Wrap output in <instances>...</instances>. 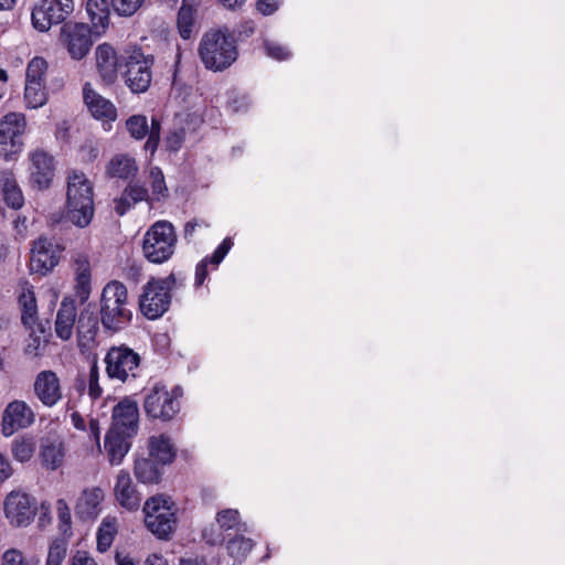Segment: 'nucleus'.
<instances>
[{"label":"nucleus","mask_w":565,"mask_h":565,"mask_svg":"<svg viewBox=\"0 0 565 565\" xmlns=\"http://www.w3.org/2000/svg\"><path fill=\"white\" fill-rule=\"evenodd\" d=\"M66 184V217L73 225L85 228L95 213L93 183L84 172L72 170Z\"/></svg>","instance_id":"1"},{"label":"nucleus","mask_w":565,"mask_h":565,"mask_svg":"<svg viewBox=\"0 0 565 565\" xmlns=\"http://www.w3.org/2000/svg\"><path fill=\"white\" fill-rule=\"evenodd\" d=\"M199 55L207 70L221 72L237 58V47L233 36L222 30L206 32L199 45Z\"/></svg>","instance_id":"2"},{"label":"nucleus","mask_w":565,"mask_h":565,"mask_svg":"<svg viewBox=\"0 0 565 565\" xmlns=\"http://www.w3.org/2000/svg\"><path fill=\"white\" fill-rule=\"evenodd\" d=\"M128 299L124 284L113 280L108 282L100 298V321L106 330L117 332L122 330L131 320V311L126 307Z\"/></svg>","instance_id":"3"},{"label":"nucleus","mask_w":565,"mask_h":565,"mask_svg":"<svg viewBox=\"0 0 565 565\" xmlns=\"http://www.w3.org/2000/svg\"><path fill=\"white\" fill-rule=\"evenodd\" d=\"M174 502L163 494L149 498L143 505L145 523L159 539L168 540L177 526Z\"/></svg>","instance_id":"4"},{"label":"nucleus","mask_w":565,"mask_h":565,"mask_svg":"<svg viewBox=\"0 0 565 565\" xmlns=\"http://www.w3.org/2000/svg\"><path fill=\"white\" fill-rule=\"evenodd\" d=\"M177 235L170 222L158 221L146 232L142 242L145 257L154 264L167 262L174 253Z\"/></svg>","instance_id":"5"},{"label":"nucleus","mask_w":565,"mask_h":565,"mask_svg":"<svg viewBox=\"0 0 565 565\" xmlns=\"http://www.w3.org/2000/svg\"><path fill=\"white\" fill-rule=\"evenodd\" d=\"M173 284L174 278L170 276L166 279H151L145 285L139 299L140 310L145 317L154 320L168 311Z\"/></svg>","instance_id":"6"},{"label":"nucleus","mask_w":565,"mask_h":565,"mask_svg":"<svg viewBox=\"0 0 565 565\" xmlns=\"http://www.w3.org/2000/svg\"><path fill=\"white\" fill-rule=\"evenodd\" d=\"M182 396V390L174 387L168 391L163 385H154L145 397L143 408L149 417L170 420L180 411L179 398Z\"/></svg>","instance_id":"7"},{"label":"nucleus","mask_w":565,"mask_h":565,"mask_svg":"<svg viewBox=\"0 0 565 565\" xmlns=\"http://www.w3.org/2000/svg\"><path fill=\"white\" fill-rule=\"evenodd\" d=\"M106 373L109 379L126 382L136 379L140 366V355L127 345L111 347L105 356Z\"/></svg>","instance_id":"8"},{"label":"nucleus","mask_w":565,"mask_h":565,"mask_svg":"<svg viewBox=\"0 0 565 565\" xmlns=\"http://www.w3.org/2000/svg\"><path fill=\"white\" fill-rule=\"evenodd\" d=\"M152 60L146 56L141 50H132L125 58V81L134 93H143L151 83Z\"/></svg>","instance_id":"9"},{"label":"nucleus","mask_w":565,"mask_h":565,"mask_svg":"<svg viewBox=\"0 0 565 565\" xmlns=\"http://www.w3.org/2000/svg\"><path fill=\"white\" fill-rule=\"evenodd\" d=\"M3 510L9 523L17 527L28 526L36 514L34 499L21 489L12 490L7 494Z\"/></svg>","instance_id":"10"},{"label":"nucleus","mask_w":565,"mask_h":565,"mask_svg":"<svg viewBox=\"0 0 565 565\" xmlns=\"http://www.w3.org/2000/svg\"><path fill=\"white\" fill-rule=\"evenodd\" d=\"M74 10L73 0H41L32 11V23L41 32L63 22Z\"/></svg>","instance_id":"11"},{"label":"nucleus","mask_w":565,"mask_h":565,"mask_svg":"<svg viewBox=\"0 0 565 565\" xmlns=\"http://www.w3.org/2000/svg\"><path fill=\"white\" fill-rule=\"evenodd\" d=\"M60 42L74 60H82L93 45L92 29L86 23L66 22L61 28Z\"/></svg>","instance_id":"12"},{"label":"nucleus","mask_w":565,"mask_h":565,"mask_svg":"<svg viewBox=\"0 0 565 565\" xmlns=\"http://www.w3.org/2000/svg\"><path fill=\"white\" fill-rule=\"evenodd\" d=\"M34 422L35 413L31 405L22 399H13L3 411L1 430L6 437H10L18 430L32 426Z\"/></svg>","instance_id":"13"},{"label":"nucleus","mask_w":565,"mask_h":565,"mask_svg":"<svg viewBox=\"0 0 565 565\" xmlns=\"http://www.w3.org/2000/svg\"><path fill=\"white\" fill-rule=\"evenodd\" d=\"M32 388L34 397L49 408L56 406L64 397L61 380L52 370L40 371L34 377Z\"/></svg>","instance_id":"14"},{"label":"nucleus","mask_w":565,"mask_h":565,"mask_svg":"<svg viewBox=\"0 0 565 565\" xmlns=\"http://www.w3.org/2000/svg\"><path fill=\"white\" fill-rule=\"evenodd\" d=\"M62 248L52 241L40 237L33 243L30 258L32 273L46 275L60 262Z\"/></svg>","instance_id":"15"},{"label":"nucleus","mask_w":565,"mask_h":565,"mask_svg":"<svg viewBox=\"0 0 565 565\" xmlns=\"http://www.w3.org/2000/svg\"><path fill=\"white\" fill-rule=\"evenodd\" d=\"M111 418L110 429L126 435H136L139 420L137 402L124 398L114 407Z\"/></svg>","instance_id":"16"},{"label":"nucleus","mask_w":565,"mask_h":565,"mask_svg":"<svg viewBox=\"0 0 565 565\" xmlns=\"http://www.w3.org/2000/svg\"><path fill=\"white\" fill-rule=\"evenodd\" d=\"M30 181L39 190L47 189L54 177L53 157L43 150L30 153Z\"/></svg>","instance_id":"17"},{"label":"nucleus","mask_w":565,"mask_h":565,"mask_svg":"<svg viewBox=\"0 0 565 565\" xmlns=\"http://www.w3.org/2000/svg\"><path fill=\"white\" fill-rule=\"evenodd\" d=\"M126 128L129 135L140 140L148 136V140L145 145L147 150L153 152L160 140V122L156 118L151 119V126L148 125V119L143 115H132L126 120Z\"/></svg>","instance_id":"18"},{"label":"nucleus","mask_w":565,"mask_h":565,"mask_svg":"<svg viewBox=\"0 0 565 565\" xmlns=\"http://www.w3.org/2000/svg\"><path fill=\"white\" fill-rule=\"evenodd\" d=\"M99 331L98 317L96 311L88 305L78 317L77 340L82 352L90 351L97 345V334Z\"/></svg>","instance_id":"19"},{"label":"nucleus","mask_w":565,"mask_h":565,"mask_svg":"<svg viewBox=\"0 0 565 565\" xmlns=\"http://www.w3.org/2000/svg\"><path fill=\"white\" fill-rule=\"evenodd\" d=\"M25 118L20 113H10L0 121V145H10L13 151H19L21 137L25 130Z\"/></svg>","instance_id":"20"},{"label":"nucleus","mask_w":565,"mask_h":565,"mask_svg":"<svg viewBox=\"0 0 565 565\" xmlns=\"http://www.w3.org/2000/svg\"><path fill=\"white\" fill-rule=\"evenodd\" d=\"M116 501L128 511H136L140 507L141 495L137 491L134 481L126 470H120L116 477L114 487Z\"/></svg>","instance_id":"21"},{"label":"nucleus","mask_w":565,"mask_h":565,"mask_svg":"<svg viewBox=\"0 0 565 565\" xmlns=\"http://www.w3.org/2000/svg\"><path fill=\"white\" fill-rule=\"evenodd\" d=\"M104 498V491L98 487L84 489L76 501V515L85 521L97 518L102 511Z\"/></svg>","instance_id":"22"},{"label":"nucleus","mask_w":565,"mask_h":565,"mask_svg":"<svg viewBox=\"0 0 565 565\" xmlns=\"http://www.w3.org/2000/svg\"><path fill=\"white\" fill-rule=\"evenodd\" d=\"M83 95L87 108L95 118L107 121L116 119L117 111L113 103L95 92L88 83L84 85Z\"/></svg>","instance_id":"23"},{"label":"nucleus","mask_w":565,"mask_h":565,"mask_svg":"<svg viewBox=\"0 0 565 565\" xmlns=\"http://www.w3.org/2000/svg\"><path fill=\"white\" fill-rule=\"evenodd\" d=\"M72 266L75 274L76 295L82 301L87 300L90 294V264L87 254L77 252L72 256Z\"/></svg>","instance_id":"24"},{"label":"nucleus","mask_w":565,"mask_h":565,"mask_svg":"<svg viewBox=\"0 0 565 565\" xmlns=\"http://www.w3.org/2000/svg\"><path fill=\"white\" fill-rule=\"evenodd\" d=\"M96 66L102 79L111 84L117 78L118 57L115 49L108 43H103L96 47Z\"/></svg>","instance_id":"25"},{"label":"nucleus","mask_w":565,"mask_h":565,"mask_svg":"<svg viewBox=\"0 0 565 565\" xmlns=\"http://www.w3.org/2000/svg\"><path fill=\"white\" fill-rule=\"evenodd\" d=\"M76 321V305L73 299L64 298L55 320V333L61 340H70Z\"/></svg>","instance_id":"26"},{"label":"nucleus","mask_w":565,"mask_h":565,"mask_svg":"<svg viewBox=\"0 0 565 565\" xmlns=\"http://www.w3.org/2000/svg\"><path fill=\"white\" fill-rule=\"evenodd\" d=\"M42 465L49 470L58 469L65 458V447L60 438H45L40 447Z\"/></svg>","instance_id":"27"},{"label":"nucleus","mask_w":565,"mask_h":565,"mask_svg":"<svg viewBox=\"0 0 565 565\" xmlns=\"http://www.w3.org/2000/svg\"><path fill=\"white\" fill-rule=\"evenodd\" d=\"M134 435H126L119 431L109 429L105 438V449L107 451L108 460L111 465L121 463L124 457L130 448L128 439Z\"/></svg>","instance_id":"28"},{"label":"nucleus","mask_w":565,"mask_h":565,"mask_svg":"<svg viewBox=\"0 0 565 565\" xmlns=\"http://www.w3.org/2000/svg\"><path fill=\"white\" fill-rule=\"evenodd\" d=\"M0 190L6 203L14 210L22 207L24 198L11 170H0Z\"/></svg>","instance_id":"29"},{"label":"nucleus","mask_w":565,"mask_h":565,"mask_svg":"<svg viewBox=\"0 0 565 565\" xmlns=\"http://www.w3.org/2000/svg\"><path fill=\"white\" fill-rule=\"evenodd\" d=\"M18 302L21 308V321L23 326L32 329L38 321V305L33 287L28 282L21 286Z\"/></svg>","instance_id":"30"},{"label":"nucleus","mask_w":565,"mask_h":565,"mask_svg":"<svg viewBox=\"0 0 565 565\" xmlns=\"http://www.w3.org/2000/svg\"><path fill=\"white\" fill-rule=\"evenodd\" d=\"M106 172L110 178L129 179L137 174L136 160L128 154H116L107 163Z\"/></svg>","instance_id":"31"},{"label":"nucleus","mask_w":565,"mask_h":565,"mask_svg":"<svg viewBox=\"0 0 565 565\" xmlns=\"http://www.w3.org/2000/svg\"><path fill=\"white\" fill-rule=\"evenodd\" d=\"M200 0H183L178 13V28L183 39H189L192 34L196 19Z\"/></svg>","instance_id":"32"},{"label":"nucleus","mask_w":565,"mask_h":565,"mask_svg":"<svg viewBox=\"0 0 565 565\" xmlns=\"http://www.w3.org/2000/svg\"><path fill=\"white\" fill-rule=\"evenodd\" d=\"M149 456L160 465L172 462L175 450L169 437L164 435L152 436L149 438Z\"/></svg>","instance_id":"33"},{"label":"nucleus","mask_w":565,"mask_h":565,"mask_svg":"<svg viewBox=\"0 0 565 565\" xmlns=\"http://www.w3.org/2000/svg\"><path fill=\"white\" fill-rule=\"evenodd\" d=\"M86 10L93 24L94 32L100 34L108 26L109 10L106 0H88Z\"/></svg>","instance_id":"34"},{"label":"nucleus","mask_w":565,"mask_h":565,"mask_svg":"<svg viewBox=\"0 0 565 565\" xmlns=\"http://www.w3.org/2000/svg\"><path fill=\"white\" fill-rule=\"evenodd\" d=\"M135 476L142 483H158L161 477L159 462L153 458H139L135 461Z\"/></svg>","instance_id":"35"},{"label":"nucleus","mask_w":565,"mask_h":565,"mask_svg":"<svg viewBox=\"0 0 565 565\" xmlns=\"http://www.w3.org/2000/svg\"><path fill=\"white\" fill-rule=\"evenodd\" d=\"M117 533V519L110 515L105 516L97 531V551L100 553L107 552L111 546Z\"/></svg>","instance_id":"36"},{"label":"nucleus","mask_w":565,"mask_h":565,"mask_svg":"<svg viewBox=\"0 0 565 565\" xmlns=\"http://www.w3.org/2000/svg\"><path fill=\"white\" fill-rule=\"evenodd\" d=\"M24 99L30 108L42 107L47 102V93L43 83H26Z\"/></svg>","instance_id":"37"},{"label":"nucleus","mask_w":565,"mask_h":565,"mask_svg":"<svg viewBox=\"0 0 565 565\" xmlns=\"http://www.w3.org/2000/svg\"><path fill=\"white\" fill-rule=\"evenodd\" d=\"M35 451V443L32 438L21 437L13 440L11 452L15 460L20 462L29 461Z\"/></svg>","instance_id":"38"},{"label":"nucleus","mask_w":565,"mask_h":565,"mask_svg":"<svg viewBox=\"0 0 565 565\" xmlns=\"http://www.w3.org/2000/svg\"><path fill=\"white\" fill-rule=\"evenodd\" d=\"M47 62L43 57H33L26 66V83H43L47 71Z\"/></svg>","instance_id":"39"},{"label":"nucleus","mask_w":565,"mask_h":565,"mask_svg":"<svg viewBox=\"0 0 565 565\" xmlns=\"http://www.w3.org/2000/svg\"><path fill=\"white\" fill-rule=\"evenodd\" d=\"M216 522L220 527L228 531L236 529L238 531L245 530V524L239 522V513L234 509H225L216 514Z\"/></svg>","instance_id":"40"},{"label":"nucleus","mask_w":565,"mask_h":565,"mask_svg":"<svg viewBox=\"0 0 565 565\" xmlns=\"http://www.w3.org/2000/svg\"><path fill=\"white\" fill-rule=\"evenodd\" d=\"M253 546V541L244 536H236L227 542V551L230 555L236 559L245 557L252 551Z\"/></svg>","instance_id":"41"},{"label":"nucleus","mask_w":565,"mask_h":565,"mask_svg":"<svg viewBox=\"0 0 565 565\" xmlns=\"http://www.w3.org/2000/svg\"><path fill=\"white\" fill-rule=\"evenodd\" d=\"M67 552V543L63 539L54 540L50 547L45 565H62Z\"/></svg>","instance_id":"42"},{"label":"nucleus","mask_w":565,"mask_h":565,"mask_svg":"<svg viewBox=\"0 0 565 565\" xmlns=\"http://www.w3.org/2000/svg\"><path fill=\"white\" fill-rule=\"evenodd\" d=\"M47 341L42 334L31 333L26 339L24 353L32 358L42 356L44 354Z\"/></svg>","instance_id":"43"},{"label":"nucleus","mask_w":565,"mask_h":565,"mask_svg":"<svg viewBox=\"0 0 565 565\" xmlns=\"http://www.w3.org/2000/svg\"><path fill=\"white\" fill-rule=\"evenodd\" d=\"M145 0H111L115 12L122 17L134 15L142 6Z\"/></svg>","instance_id":"44"},{"label":"nucleus","mask_w":565,"mask_h":565,"mask_svg":"<svg viewBox=\"0 0 565 565\" xmlns=\"http://www.w3.org/2000/svg\"><path fill=\"white\" fill-rule=\"evenodd\" d=\"M150 180H151V189L152 194L160 196H166L168 193V188L164 182V177L160 168L152 167L149 172Z\"/></svg>","instance_id":"45"},{"label":"nucleus","mask_w":565,"mask_h":565,"mask_svg":"<svg viewBox=\"0 0 565 565\" xmlns=\"http://www.w3.org/2000/svg\"><path fill=\"white\" fill-rule=\"evenodd\" d=\"M102 387L99 385V371L97 361H94L90 370H89V379H88V393L89 396L94 399L100 397L102 395Z\"/></svg>","instance_id":"46"},{"label":"nucleus","mask_w":565,"mask_h":565,"mask_svg":"<svg viewBox=\"0 0 565 565\" xmlns=\"http://www.w3.org/2000/svg\"><path fill=\"white\" fill-rule=\"evenodd\" d=\"M126 195L130 198L131 203H138L148 200V190L137 183L129 184L125 190Z\"/></svg>","instance_id":"47"},{"label":"nucleus","mask_w":565,"mask_h":565,"mask_svg":"<svg viewBox=\"0 0 565 565\" xmlns=\"http://www.w3.org/2000/svg\"><path fill=\"white\" fill-rule=\"evenodd\" d=\"M267 55L276 60H285L289 56L286 47L273 41H265L264 43Z\"/></svg>","instance_id":"48"},{"label":"nucleus","mask_w":565,"mask_h":565,"mask_svg":"<svg viewBox=\"0 0 565 565\" xmlns=\"http://www.w3.org/2000/svg\"><path fill=\"white\" fill-rule=\"evenodd\" d=\"M184 138H185L184 129H179V130L170 132L166 139L167 148L170 151H178L181 148V146L184 141Z\"/></svg>","instance_id":"49"},{"label":"nucleus","mask_w":565,"mask_h":565,"mask_svg":"<svg viewBox=\"0 0 565 565\" xmlns=\"http://www.w3.org/2000/svg\"><path fill=\"white\" fill-rule=\"evenodd\" d=\"M232 247V241L231 238H225L222 244L215 249L211 258H207L209 263H212L214 265H218L223 258L226 256L228 250Z\"/></svg>","instance_id":"50"},{"label":"nucleus","mask_w":565,"mask_h":565,"mask_svg":"<svg viewBox=\"0 0 565 565\" xmlns=\"http://www.w3.org/2000/svg\"><path fill=\"white\" fill-rule=\"evenodd\" d=\"M2 565H26L22 553L18 550H9L3 554Z\"/></svg>","instance_id":"51"},{"label":"nucleus","mask_w":565,"mask_h":565,"mask_svg":"<svg viewBox=\"0 0 565 565\" xmlns=\"http://www.w3.org/2000/svg\"><path fill=\"white\" fill-rule=\"evenodd\" d=\"M256 7L263 15H270L277 11L279 0H257Z\"/></svg>","instance_id":"52"},{"label":"nucleus","mask_w":565,"mask_h":565,"mask_svg":"<svg viewBox=\"0 0 565 565\" xmlns=\"http://www.w3.org/2000/svg\"><path fill=\"white\" fill-rule=\"evenodd\" d=\"M114 209L118 215H124L135 203L130 202V198L126 195L125 191L120 198L114 200Z\"/></svg>","instance_id":"53"},{"label":"nucleus","mask_w":565,"mask_h":565,"mask_svg":"<svg viewBox=\"0 0 565 565\" xmlns=\"http://www.w3.org/2000/svg\"><path fill=\"white\" fill-rule=\"evenodd\" d=\"M56 511H57V516H58L60 521L63 524L68 525L71 523V512H70V508L64 499H58L56 501Z\"/></svg>","instance_id":"54"},{"label":"nucleus","mask_w":565,"mask_h":565,"mask_svg":"<svg viewBox=\"0 0 565 565\" xmlns=\"http://www.w3.org/2000/svg\"><path fill=\"white\" fill-rule=\"evenodd\" d=\"M72 565H97V563L87 552L77 551L72 557Z\"/></svg>","instance_id":"55"},{"label":"nucleus","mask_w":565,"mask_h":565,"mask_svg":"<svg viewBox=\"0 0 565 565\" xmlns=\"http://www.w3.org/2000/svg\"><path fill=\"white\" fill-rule=\"evenodd\" d=\"M13 475V469L9 460L0 454V482L6 481Z\"/></svg>","instance_id":"56"},{"label":"nucleus","mask_w":565,"mask_h":565,"mask_svg":"<svg viewBox=\"0 0 565 565\" xmlns=\"http://www.w3.org/2000/svg\"><path fill=\"white\" fill-rule=\"evenodd\" d=\"M207 258L198 264L195 269V286H201L207 277Z\"/></svg>","instance_id":"57"},{"label":"nucleus","mask_w":565,"mask_h":565,"mask_svg":"<svg viewBox=\"0 0 565 565\" xmlns=\"http://www.w3.org/2000/svg\"><path fill=\"white\" fill-rule=\"evenodd\" d=\"M217 2L228 10H237L245 3V0H217Z\"/></svg>","instance_id":"58"},{"label":"nucleus","mask_w":565,"mask_h":565,"mask_svg":"<svg viewBox=\"0 0 565 565\" xmlns=\"http://www.w3.org/2000/svg\"><path fill=\"white\" fill-rule=\"evenodd\" d=\"M117 565H135V561L125 553L117 552L115 555Z\"/></svg>","instance_id":"59"},{"label":"nucleus","mask_w":565,"mask_h":565,"mask_svg":"<svg viewBox=\"0 0 565 565\" xmlns=\"http://www.w3.org/2000/svg\"><path fill=\"white\" fill-rule=\"evenodd\" d=\"M71 420H72V424L73 426L76 428V429H79V430H84L85 429V420L84 418L81 416L79 413L77 412H74L71 414Z\"/></svg>","instance_id":"60"},{"label":"nucleus","mask_w":565,"mask_h":565,"mask_svg":"<svg viewBox=\"0 0 565 565\" xmlns=\"http://www.w3.org/2000/svg\"><path fill=\"white\" fill-rule=\"evenodd\" d=\"M145 565H168V564L163 556L158 555V554H152L146 559Z\"/></svg>","instance_id":"61"},{"label":"nucleus","mask_w":565,"mask_h":565,"mask_svg":"<svg viewBox=\"0 0 565 565\" xmlns=\"http://www.w3.org/2000/svg\"><path fill=\"white\" fill-rule=\"evenodd\" d=\"M89 430H90V435L92 437L98 441L99 440V425H98V420L97 419H94V418H90L89 420Z\"/></svg>","instance_id":"62"},{"label":"nucleus","mask_w":565,"mask_h":565,"mask_svg":"<svg viewBox=\"0 0 565 565\" xmlns=\"http://www.w3.org/2000/svg\"><path fill=\"white\" fill-rule=\"evenodd\" d=\"M196 226H199V223L196 220L188 222L184 225V237L190 238L193 235Z\"/></svg>","instance_id":"63"},{"label":"nucleus","mask_w":565,"mask_h":565,"mask_svg":"<svg viewBox=\"0 0 565 565\" xmlns=\"http://www.w3.org/2000/svg\"><path fill=\"white\" fill-rule=\"evenodd\" d=\"M179 565H206L204 558L193 557V558H182L180 559Z\"/></svg>","instance_id":"64"}]
</instances>
